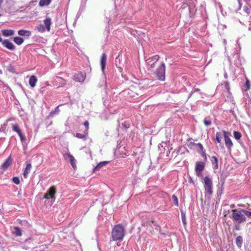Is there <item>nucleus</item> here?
I'll list each match as a JSON object with an SVG mask.
<instances>
[{
    "mask_svg": "<svg viewBox=\"0 0 251 251\" xmlns=\"http://www.w3.org/2000/svg\"><path fill=\"white\" fill-rule=\"evenodd\" d=\"M124 229L122 225H117L113 229L112 237L114 241H122L124 237Z\"/></svg>",
    "mask_w": 251,
    "mask_h": 251,
    "instance_id": "1",
    "label": "nucleus"
},
{
    "mask_svg": "<svg viewBox=\"0 0 251 251\" xmlns=\"http://www.w3.org/2000/svg\"><path fill=\"white\" fill-rule=\"evenodd\" d=\"M242 211H243V209H233L232 210L231 217L237 223L241 224L246 221V218Z\"/></svg>",
    "mask_w": 251,
    "mask_h": 251,
    "instance_id": "2",
    "label": "nucleus"
},
{
    "mask_svg": "<svg viewBox=\"0 0 251 251\" xmlns=\"http://www.w3.org/2000/svg\"><path fill=\"white\" fill-rule=\"evenodd\" d=\"M155 75L158 79L164 81L165 79V65L162 63L155 72Z\"/></svg>",
    "mask_w": 251,
    "mask_h": 251,
    "instance_id": "3",
    "label": "nucleus"
},
{
    "mask_svg": "<svg viewBox=\"0 0 251 251\" xmlns=\"http://www.w3.org/2000/svg\"><path fill=\"white\" fill-rule=\"evenodd\" d=\"M204 187L206 193L208 195H211L213 192L212 180L208 176H205L203 178Z\"/></svg>",
    "mask_w": 251,
    "mask_h": 251,
    "instance_id": "4",
    "label": "nucleus"
},
{
    "mask_svg": "<svg viewBox=\"0 0 251 251\" xmlns=\"http://www.w3.org/2000/svg\"><path fill=\"white\" fill-rule=\"evenodd\" d=\"M56 193V189L54 186L50 188L45 193L44 198L46 199H51V202H54L55 200V195Z\"/></svg>",
    "mask_w": 251,
    "mask_h": 251,
    "instance_id": "5",
    "label": "nucleus"
},
{
    "mask_svg": "<svg viewBox=\"0 0 251 251\" xmlns=\"http://www.w3.org/2000/svg\"><path fill=\"white\" fill-rule=\"evenodd\" d=\"M64 158L67 161L69 162L74 169L76 168V160L74 157L70 154V152H66L63 154Z\"/></svg>",
    "mask_w": 251,
    "mask_h": 251,
    "instance_id": "6",
    "label": "nucleus"
},
{
    "mask_svg": "<svg viewBox=\"0 0 251 251\" xmlns=\"http://www.w3.org/2000/svg\"><path fill=\"white\" fill-rule=\"evenodd\" d=\"M223 132L224 133L226 146L228 149H230L233 146V143L229 137L230 133L225 130H223Z\"/></svg>",
    "mask_w": 251,
    "mask_h": 251,
    "instance_id": "7",
    "label": "nucleus"
},
{
    "mask_svg": "<svg viewBox=\"0 0 251 251\" xmlns=\"http://www.w3.org/2000/svg\"><path fill=\"white\" fill-rule=\"evenodd\" d=\"M205 164L202 162H197L195 167V172L198 176H200L201 175V172L204 170Z\"/></svg>",
    "mask_w": 251,
    "mask_h": 251,
    "instance_id": "8",
    "label": "nucleus"
},
{
    "mask_svg": "<svg viewBox=\"0 0 251 251\" xmlns=\"http://www.w3.org/2000/svg\"><path fill=\"white\" fill-rule=\"evenodd\" d=\"M12 160L11 156H9L5 162L1 165L0 167V173L2 174L12 164Z\"/></svg>",
    "mask_w": 251,
    "mask_h": 251,
    "instance_id": "9",
    "label": "nucleus"
},
{
    "mask_svg": "<svg viewBox=\"0 0 251 251\" xmlns=\"http://www.w3.org/2000/svg\"><path fill=\"white\" fill-rule=\"evenodd\" d=\"M54 81V85L57 87H62L66 84L65 80L59 76H56Z\"/></svg>",
    "mask_w": 251,
    "mask_h": 251,
    "instance_id": "10",
    "label": "nucleus"
},
{
    "mask_svg": "<svg viewBox=\"0 0 251 251\" xmlns=\"http://www.w3.org/2000/svg\"><path fill=\"white\" fill-rule=\"evenodd\" d=\"M86 77V75L84 73H79L73 76V79L77 82H83Z\"/></svg>",
    "mask_w": 251,
    "mask_h": 251,
    "instance_id": "11",
    "label": "nucleus"
},
{
    "mask_svg": "<svg viewBox=\"0 0 251 251\" xmlns=\"http://www.w3.org/2000/svg\"><path fill=\"white\" fill-rule=\"evenodd\" d=\"M1 43L4 47L11 50H13L15 49V47L13 43L7 39L4 40L1 42Z\"/></svg>",
    "mask_w": 251,
    "mask_h": 251,
    "instance_id": "12",
    "label": "nucleus"
},
{
    "mask_svg": "<svg viewBox=\"0 0 251 251\" xmlns=\"http://www.w3.org/2000/svg\"><path fill=\"white\" fill-rule=\"evenodd\" d=\"M106 60H107V58H106V54L105 53H103L101 56L100 65H101V70L103 73H104V71L105 66H106Z\"/></svg>",
    "mask_w": 251,
    "mask_h": 251,
    "instance_id": "13",
    "label": "nucleus"
},
{
    "mask_svg": "<svg viewBox=\"0 0 251 251\" xmlns=\"http://www.w3.org/2000/svg\"><path fill=\"white\" fill-rule=\"evenodd\" d=\"M44 24L46 30L50 31V26L51 25V20L50 17H47L44 20Z\"/></svg>",
    "mask_w": 251,
    "mask_h": 251,
    "instance_id": "14",
    "label": "nucleus"
},
{
    "mask_svg": "<svg viewBox=\"0 0 251 251\" xmlns=\"http://www.w3.org/2000/svg\"><path fill=\"white\" fill-rule=\"evenodd\" d=\"M11 232L12 234L16 237H20L22 235L21 229L17 226L14 227L12 229Z\"/></svg>",
    "mask_w": 251,
    "mask_h": 251,
    "instance_id": "15",
    "label": "nucleus"
},
{
    "mask_svg": "<svg viewBox=\"0 0 251 251\" xmlns=\"http://www.w3.org/2000/svg\"><path fill=\"white\" fill-rule=\"evenodd\" d=\"M18 34L19 35L21 36H26L28 37L31 35V32L29 30L21 29L18 31Z\"/></svg>",
    "mask_w": 251,
    "mask_h": 251,
    "instance_id": "16",
    "label": "nucleus"
},
{
    "mask_svg": "<svg viewBox=\"0 0 251 251\" xmlns=\"http://www.w3.org/2000/svg\"><path fill=\"white\" fill-rule=\"evenodd\" d=\"M2 35L5 37H8L14 34V31L12 29H3L1 31Z\"/></svg>",
    "mask_w": 251,
    "mask_h": 251,
    "instance_id": "17",
    "label": "nucleus"
},
{
    "mask_svg": "<svg viewBox=\"0 0 251 251\" xmlns=\"http://www.w3.org/2000/svg\"><path fill=\"white\" fill-rule=\"evenodd\" d=\"M31 164L30 163L27 164L24 170L23 175L24 177L26 178L27 177L28 174L30 173L31 169Z\"/></svg>",
    "mask_w": 251,
    "mask_h": 251,
    "instance_id": "18",
    "label": "nucleus"
},
{
    "mask_svg": "<svg viewBox=\"0 0 251 251\" xmlns=\"http://www.w3.org/2000/svg\"><path fill=\"white\" fill-rule=\"evenodd\" d=\"M124 93L125 94L129 95L130 97H133V98L136 97V96L140 95V94L138 93V92H135L131 89L126 90L124 91Z\"/></svg>",
    "mask_w": 251,
    "mask_h": 251,
    "instance_id": "19",
    "label": "nucleus"
},
{
    "mask_svg": "<svg viewBox=\"0 0 251 251\" xmlns=\"http://www.w3.org/2000/svg\"><path fill=\"white\" fill-rule=\"evenodd\" d=\"M37 81V79L34 75L30 76L29 79V84L31 87H34Z\"/></svg>",
    "mask_w": 251,
    "mask_h": 251,
    "instance_id": "20",
    "label": "nucleus"
},
{
    "mask_svg": "<svg viewBox=\"0 0 251 251\" xmlns=\"http://www.w3.org/2000/svg\"><path fill=\"white\" fill-rule=\"evenodd\" d=\"M88 135V132L87 131H84L83 134L77 133L76 134L75 136L79 139H83L84 140H86L87 139Z\"/></svg>",
    "mask_w": 251,
    "mask_h": 251,
    "instance_id": "21",
    "label": "nucleus"
},
{
    "mask_svg": "<svg viewBox=\"0 0 251 251\" xmlns=\"http://www.w3.org/2000/svg\"><path fill=\"white\" fill-rule=\"evenodd\" d=\"M14 42L18 45H20L24 42V39L22 37L16 36L14 38Z\"/></svg>",
    "mask_w": 251,
    "mask_h": 251,
    "instance_id": "22",
    "label": "nucleus"
},
{
    "mask_svg": "<svg viewBox=\"0 0 251 251\" xmlns=\"http://www.w3.org/2000/svg\"><path fill=\"white\" fill-rule=\"evenodd\" d=\"M35 28H36V29L39 32H40V33H43L46 30V28H45V26L42 24H40V25H37Z\"/></svg>",
    "mask_w": 251,
    "mask_h": 251,
    "instance_id": "23",
    "label": "nucleus"
},
{
    "mask_svg": "<svg viewBox=\"0 0 251 251\" xmlns=\"http://www.w3.org/2000/svg\"><path fill=\"white\" fill-rule=\"evenodd\" d=\"M211 161L213 165L214 166V168L215 169H218V163L217 158L215 156H212L211 158Z\"/></svg>",
    "mask_w": 251,
    "mask_h": 251,
    "instance_id": "24",
    "label": "nucleus"
},
{
    "mask_svg": "<svg viewBox=\"0 0 251 251\" xmlns=\"http://www.w3.org/2000/svg\"><path fill=\"white\" fill-rule=\"evenodd\" d=\"M51 0H40L39 3L40 6H47L50 4Z\"/></svg>",
    "mask_w": 251,
    "mask_h": 251,
    "instance_id": "25",
    "label": "nucleus"
},
{
    "mask_svg": "<svg viewBox=\"0 0 251 251\" xmlns=\"http://www.w3.org/2000/svg\"><path fill=\"white\" fill-rule=\"evenodd\" d=\"M108 163V161H102L99 163L97 166L94 168V171H97L100 169L102 167L105 166Z\"/></svg>",
    "mask_w": 251,
    "mask_h": 251,
    "instance_id": "26",
    "label": "nucleus"
},
{
    "mask_svg": "<svg viewBox=\"0 0 251 251\" xmlns=\"http://www.w3.org/2000/svg\"><path fill=\"white\" fill-rule=\"evenodd\" d=\"M243 239L241 236H238L236 238V244L239 247H241L242 245Z\"/></svg>",
    "mask_w": 251,
    "mask_h": 251,
    "instance_id": "27",
    "label": "nucleus"
},
{
    "mask_svg": "<svg viewBox=\"0 0 251 251\" xmlns=\"http://www.w3.org/2000/svg\"><path fill=\"white\" fill-rule=\"evenodd\" d=\"M222 135L220 132H218L216 134V141L218 143H221V139H222Z\"/></svg>",
    "mask_w": 251,
    "mask_h": 251,
    "instance_id": "28",
    "label": "nucleus"
},
{
    "mask_svg": "<svg viewBox=\"0 0 251 251\" xmlns=\"http://www.w3.org/2000/svg\"><path fill=\"white\" fill-rule=\"evenodd\" d=\"M13 130L16 132L19 135L20 134L22 133L21 130L19 129L18 126L17 124L13 125Z\"/></svg>",
    "mask_w": 251,
    "mask_h": 251,
    "instance_id": "29",
    "label": "nucleus"
},
{
    "mask_svg": "<svg viewBox=\"0 0 251 251\" xmlns=\"http://www.w3.org/2000/svg\"><path fill=\"white\" fill-rule=\"evenodd\" d=\"M233 136L235 139L238 140L240 139L241 137V134L240 132L234 131L233 132Z\"/></svg>",
    "mask_w": 251,
    "mask_h": 251,
    "instance_id": "30",
    "label": "nucleus"
},
{
    "mask_svg": "<svg viewBox=\"0 0 251 251\" xmlns=\"http://www.w3.org/2000/svg\"><path fill=\"white\" fill-rule=\"evenodd\" d=\"M203 123L206 126H210L212 123L211 121L207 118H205L203 120Z\"/></svg>",
    "mask_w": 251,
    "mask_h": 251,
    "instance_id": "31",
    "label": "nucleus"
},
{
    "mask_svg": "<svg viewBox=\"0 0 251 251\" xmlns=\"http://www.w3.org/2000/svg\"><path fill=\"white\" fill-rule=\"evenodd\" d=\"M172 199L174 202V203L176 205L178 206V201L177 198L176 196L175 195H173L172 196Z\"/></svg>",
    "mask_w": 251,
    "mask_h": 251,
    "instance_id": "32",
    "label": "nucleus"
},
{
    "mask_svg": "<svg viewBox=\"0 0 251 251\" xmlns=\"http://www.w3.org/2000/svg\"><path fill=\"white\" fill-rule=\"evenodd\" d=\"M13 182L16 184H19L20 183V179L18 177L15 176L12 178Z\"/></svg>",
    "mask_w": 251,
    "mask_h": 251,
    "instance_id": "33",
    "label": "nucleus"
},
{
    "mask_svg": "<svg viewBox=\"0 0 251 251\" xmlns=\"http://www.w3.org/2000/svg\"><path fill=\"white\" fill-rule=\"evenodd\" d=\"M181 219H182V221L183 222V224L185 225L186 224V217H185V214L183 212H181Z\"/></svg>",
    "mask_w": 251,
    "mask_h": 251,
    "instance_id": "34",
    "label": "nucleus"
},
{
    "mask_svg": "<svg viewBox=\"0 0 251 251\" xmlns=\"http://www.w3.org/2000/svg\"><path fill=\"white\" fill-rule=\"evenodd\" d=\"M245 214V216H247L248 217H251V212L247 211L246 210L243 209L242 211Z\"/></svg>",
    "mask_w": 251,
    "mask_h": 251,
    "instance_id": "35",
    "label": "nucleus"
},
{
    "mask_svg": "<svg viewBox=\"0 0 251 251\" xmlns=\"http://www.w3.org/2000/svg\"><path fill=\"white\" fill-rule=\"evenodd\" d=\"M84 126L86 127V129L85 131H87L88 132V129H89V122L88 121H86L84 123Z\"/></svg>",
    "mask_w": 251,
    "mask_h": 251,
    "instance_id": "36",
    "label": "nucleus"
},
{
    "mask_svg": "<svg viewBox=\"0 0 251 251\" xmlns=\"http://www.w3.org/2000/svg\"><path fill=\"white\" fill-rule=\"evenodd\" d=\"M60 111V110L59 109V106H57L55 109V110L53 111V112H51V114H54L55 113H58Z\"/></svg>",
    "mask_w": 251,
    "mask_h": 251,
    "instance_id": "37",
    "label": "nucleus"
},
{
    "mask_svg": "<svg viewBox=\"0 0 251 251\" xmlns=\"http://www.w3.org/2000/svg\"><path fill=\"white\" fill-rule=\"evenodd\" d=\"M19 136H20V139L22 142H24L25 140V135L23 134H22V133L20 134Z\"/></svg>",
    "mask_w": 251,
    "mask_h": 251,
    "instance_id": "38",
    "label": "nucleus"
},
{
    "mask_svg": "<svg viewBox=\"0 0 251 251\" xmlns=\"http://www.w3.org/2000/svg\"><path fill=\"white\" fill-rule=\"evenodd\" d=\"M200 91V89L198 88H194L192 91L191 92L190 96L192 95V94L196 92Z\"/></svg>",
    "mask_w": 251,
    "mask_h": 251,
    "instance_id": "39",
    "label": "nucleus"
},
{
    "mask_svg": "<svg viewBox=\"0 0 251 251\" xmlns=\"http://www.w3.org/2000/svg\"><path fill=\"white\" fill-rule=\"evenodd\" d=\"M196 145H197V146H198V147H199V148L201 150H203V146L202 145V144H201V143H198V144H197Z\"/></svg>",
    "mask_w": 251,
    "mask_h": 251,
    "instance_id": "40",
    "label": "nucleus"
},
{
    "mask_svg": "<svg viewBox=\"0 0 251 251\" xmlns=\"http://www.w3.org/2000/svg\"><path fill=\"white\" fill-rule=\"evenodd\" d=\"M156 62V61H155V62H153L152 63H151V64H150L151 67V68H153V67H154Z\"/></svg>",
    "mask_w": 251,
    "mask_h": 251,
    "instance_id": "41",
    "label": "nucleus"
},
{
    "mask_svg": "<svg viewBox=\"0 0 251 251\" xmlns=\"http://www.w3.org/2000/svg\"><path fill=\"white\" fill-rule=\"evenodd\" d=\"M239 3V9H240L241 8V2L240 0H237Z\"/></svg>",
    "mask_w": 251,
    "mask_h": 251,
    "instance_id": "42",
    "label": "nucleus"
},
{
    "mask_svg": "<svg viewBox=\"0 0 251 251\" xmlns=\"http://www.w3.org/2000/svg\"><path fill=\"white\" fill-rule=\"evenodd\" d=\"M159 58V56H154V60H155L156 61H157Z\"/></svg>",
    "mask_w": 251,
    "mask_h": 251,
    "instance_id": "43",
    "label": "nucleus"
},
{
    "mask_svg": "<svg viewBox=\"0 0 251 251\" xmlns=\"http://www.w3.org/2000/svg\"><path fill=\"white\" fill-rule=\"evenodd\" d=\"M117 60H120V57L118 56L117 58H116V62L117 63ZM116 65H117V64H116Z\"/></svg>",
    "mask_w": 251,
    "mask_h": 251,
    "instance_id": "44",
    "label": "nucleus"
},
{
    "mask_svg": "<svg viewBox=\"0 0 251 251\" xmlns=\"http://www.w3.org/2000/svg\"><path fill=\"white\" fill-rule=\"evenodd\" d=\"M247 86L248 87L249 86V81H247L246 83Z\"/></svg>",
    "mask_w": 251,
    "mask_h": 251,
    "instance_id": "45",
    "label": "nucleus"
},
{
    "mask_svg": "<svg viewBox=\"0 0 251 251\" xmlns=\"http://www.w3.org/2000/svg\"><path fill=\"white\" fill-rule=\"evenodd\" d=\"M19 224H22V221L19 220Z\"/></svg>",
    "mask_w": 251,
    "mask_h": 251,
    "instance_id": "46",
    "label": "nucleus"
},
{
    "mask_svg": "<svg viewBox=\"0 0 251 251\" xmlns=\"http://www.w3.org/2000/svg\"><path fill=\"white\" fill-rule=\"evenodd\" d=\"M1 16V15L0 14V17Z\"/></svg>",
    "mask_w": 251,
    "mask_h": 251,
    "instance_id": "47",
    "label": "nucleus"
}]
</instances>
